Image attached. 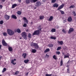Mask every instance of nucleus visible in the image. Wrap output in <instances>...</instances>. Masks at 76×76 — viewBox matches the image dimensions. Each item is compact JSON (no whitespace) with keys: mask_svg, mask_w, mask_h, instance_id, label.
<instances>
[{"mask_svg":"<svg viewBox=\"0 0 76 76\" xmlns=\"http://www.w3.org/2000/svg\"><path fill=\"white\" fill-rule=\"evenodd\" d=\"M7 32L8 34L10 35V36H12L14 35L15 34V32L14 31L10 29H7Z\"/></svg>","mask_w":76,"mask_h":76,"instance_id":"f257e3e1","label":"nucleus"},{"mask_svg":"<svg viewBox=\"0 0 76 76\" xmlns=\"http://www.w3.org/2000/svg\"><path fill=\"white\" fill-rule=\"evenodd\" d=\"M22 37L23 38L25 39H27V34L26 33L23 32L22 33Z\"/></svg>","mask_w":76,"mask_h":76,"instance_id":"f03ea898","label":"nucleus"},{"mask_svg":"<svg viewBox=\"0 0 76 76\" xmlns=\"http://www.w3.org/2000/svg\"><path fill=\"white\" fill-rule=\"evenodd\" d=\"M40 31L39 30H37L35 31L34 33L33 34V35H37L39 34Z\"/></svg>","mask_w":76,"mask_h":76,"instance_id":"7ed1b4c3","label":"nucleus"},{"mask_svg":"<svg viewBox=\"0 0 76 76\" xmlns=\"http://www.w3.org/2000/svg\"><path fill=\"white\" fill-rule=\"evenodd\" d=\"M2 44L3 45H4V46H5V47H6L8 45V44H7V43L6 42L4 39L2 40Z\"/></svg>","mask_w":76,"mask_h":76,"instance_id":"20e7f679","label":"nucleus"},{"mask_svg":"<svg viewBox=\"0 0 76 76\" xmlns=\"http://www.w3.org/2000/svg\"><path fill=\"white\" fill-rule=\"evenodd\" d=\"M41 5V2L39 1H37L36 3L35 6L37 7H39Z\"/></svg>","mask_w":76,"mask_h":76,"instance_id":"39448f33","label":"nucleus"},{"mask_svg":"<svg viewBox=\"0 0 76 76\" xmlns=\"http://www.w3.org/2000/svg\"><path fill=\"white\" fill-rule=\"evenodd\" d=\"M64 6V4H62L61 5H60V6H59V7H58L57 9L58 10H60L61 9H62V8H63V7Z\"/></svg>","mask_w":76,"mask_h":76,"instance_id":"423d86ee","label":"nucleus"},{"mask_svg":"<svg viewBox=\"0 0 76 76\" xmlns=\"http://www.w3.org/2000/svg\"><path fill=\"white\" fill-rule=\"evenodd\" d=\"M74 31V29L73 28H70L69 29V30L68 31L69 34H70L71 32H73Z\"/></svg>","mask_w":76,"mask_h":76,"instance_id":"0eeeda50","label":"nucleus"},{"mask_svg":"<svg viewBox=\"0 0 76 76\" xmlns=\"http://www.w3.org/2000/svg\"><path fill=\"white\" fill-rule=\"evenodd\" d=\"M34 47L35 49H38L39 48V46H38V44L35 43Z\"/></svg>","mask_w":76,"mask_h":76,"instance_id":"6e6552de","label":"nucleus"},{"mask_svg":"<svg viewBox=\"0 0 76 76\" xmlns=\"http://www.w3.org/2000/svg\"><path fill=\"white\" fill-rule=\"evenodd\" d=\"M5 18L6 19V20H9L10 18V16L6 15H5Z\"/></svg>","mask_w":76,"mask_h":76,"instance_id":"1a4fd4ad","label":"nucleus"},{"mask_svg":"<svg viewBox=\"0 0 76 76\" xmlns=\"http://www.w3.org/2000/svg\"><path fill=\"white\" fill-rule=\"evenodd\" d=\"M53 7H56L57 8L58 7V4L57 3H55L53 4Z\"/></svg>","mask_w":76,"mask_h":76,"instance_id":"9d476101","label":"nucleus"},{"mask_svg":"<svg viewBox=\"0 0 76 76\" xmlns=\"http://www.w3.org/2000/svg\"><path fill=\"white\" fill-rule=\"evenodd\" d=\"M11 17L13 19H17V17L14 15H12L11 16Z\"/></svg>","mask_w":76,"mask_h":76,"instance_id":"9b49d317","label":"nucleus"},{"mask_svg":"<svg viewBox=\"0 0 76 76\" xmlns=\"http://www.w3.org/2000/svg\"><path fill=\"white\" fill-rule=\"evenodd\" d=\"M67 20L69 22H71L72 21V18L71 17H69L68 18Z\"/></svg>","mask_w":76,"mask_h":76,"instance_id":"f8f14e48","label":"nucleus"},{"mask_svg":"<svg viewBox=\"0 0 76 76\" xmlns=\"http://www.w3.org/2000/svg\"><path fill=\"white\" fill-rule=\"evenodd\" d=\"M58 44H59V45H63V41H58Z\"/></svg>","mask_w":76,"mask_h":76,"instance_id":"ddd939ff","label":"nucleus"},{"mask_svg":"<svg viewBox=\"0 0 76 76\" xmlns=\"http://www.w3.org/2000/svg\"><path fill=\"white\" fill-rule=\"evenodd\" d=\"M38 1V0H30V2L31 3H35V2H37Z\"/></svg>","mask_w":76,"mask_h":76,"instance_id":"4468645a","label":"nucleus"},{"mask_svg":"<svg viewBox=\"0 0 76 76\" xmlns=\"http://www.w3.org/2000/svg\"><path fill=\"white\" fill-rule=\"evenodd\" d=\"M48 46L50 48H51L53 47V45L52 44H50L48 45Z\"/></svg>","mask_w":76,"mask_h":76,"instance_id":"2eb2a0df","label":"nucleus"},{"mask_svg":"<svg viewBox=\"0 0 76 76\" xmlns=\"http://www.w3.org/2000/svg\"><path fill=\"white\" fill-rule=\"evenodd\" d=\"M8 50L9 51H13V49L11 47H10L8 48Z\"/></svg>","mask_w":76,"mask_h":76,"instance_id":"dca6fc26","label":"nucleus"},{"mask_svg":"<svg viewBox=\"0 0 76 76\" xmlns=\"http://www.w3.org/2000/svg\"><path fill=\"white\" fill-rule=\"evenodd\" d=\"M44 16L43 15H40L39 16V19L40 20H42V19H44Z\"/></svg>","mask_w":76,"mask_h":76,"instance_id":"f3484780","label":"nucleus"},{"mask_svg":"<svg viewBox=\"0 0 76 76\" xmlns=\"http://www.w3.org/2000/svg\"><path fill=\"white\" fill-rule=\"evenodd\" d=\"M52 19H53V16H51L50 17V18L48 20L49 21H51Z\"/></svg>","mask_w":76,"mask_h":76,"instance_id":"a211bd4d","label":"nucleus"},{"mask_svg":"<svg viewBox=\"0 0 76 76\" xmlns=\"http://www.w3.org/2000/svg\"><path fill=\"white\" fill-rule=\"evenodd\" d=\"M17 32H18V33L19 34H20V33H21V32L20 29L19 28H18L17 30Z\"/></svg>","mask_w":76,"mask_h":76,"instance_id":"6ab92c4d","label":"nucleus"},{"mask_svg":"<svg viewBox=\"0 0 76 76\" xmlns=\"http://www.w3.org/2000/svg\"><path fill=\"white\" fill-rule=\"evenodd\" d=\"M26 56H27V54L26 53L23 54L22 56L24 58H26Z\"/></svg>","mask_w":76,"mask_h":76,"instance_id":"aec40b11","label":"nucleus"},{"mask_svg":"<svg viewBox=\"0 0 76 76\" xmlns=\"http://www.w3.org/2000/svg\"><path fill=\"white\" fill-rule=\"evenodd\" d=\"M16 6H17V4H14L12 5V9H13V8H15V7H16Z\"/></svg>","mask_w":76,"mask_h":76,"instance_id":"412c9836","label":"nucleus"},{"mask_svg":"<svg viewBox=\"0 0 76 76\" xmlns=\"http://www.w3.org/2000/svg\"><path fill=\"white\" fill-rule=\"evenodd\" d=\"M53 58L55 59V60H57V57L56 56V55H54L53 56Z\"/></svg>","mask_w":76,"mask_h":76,"instance_id":"4be33fe9","label":"nucleus"},{"mask_svg":"<svg viewBox=\"0 0 76 76\" xmlns=\"http://www.w3.org/2000/svg\"><path fill=\"white\" fill-rule=\"evenodd\" d=\"M40 31H41V30L42 29V28H41V26H39L37 28Z\"/></svg>","mask_w":76,"mask_h":76,"instance_id":"5701e85b","label":"nucleus"},{"mask_svg":"<svg viewBox=\"0 0 76 76\" xmlns=\"http://www.w3.org/2000/svg\"><path fill=\"white\" fill-rule=\"evenodd\" d=\"M48 51H50V49L48 48L46 49L44 51L45 53H47V52H48Z\"/></svg>","mask_w":76,"mask_h":76,"instance_id":"b1692460","label":"nucleus"},{"mask_svg":"<svg viewBox=\"0 0 76 76\" xmlns=\"http://www.w3.org/2000/svg\"><path fill=\"white\" fill-rule=\"evenodd\" d=\"M17 13L18 15H20L21 14H22V12L20 11H18L17 12Z\"/></svg>","mask_w":76,"mask_h":76,"instance_id":"393cba45","label":"nucleus"},{"mask_svg":"<svg viewBox=\"0 0 76 76\" xmlns=\"http://www.w3.org/2000/svg\"><path fill=\"white\" fill-rule=\"evenodd\" d=\"M51 31L52 32H56V29L55 28H53L51 30Z\"/></svg>","mask_w":76,"mask_h":76,"instance_id":"a878e982","label":"nucleus"},{"mask_svg":"<svg viewBox=\"0 0 76 76\" xmlns=\"http://www.w3.org/2000/svg\"><path fill=\"white\" fill-rule=\"evenodd\" d=\"M23 19L24 20H25L26 22H27V23H28V20L26 19V18L25 17L23 18Z\"/></svg>","mask_w":76,"mask_h":76,"instance_id":"bb28decb","label":"nucleus"},{"mask_svg":"<svg viewBox=\"0 0 76 76\" xmlns=\"http://www.w3.org/2000/svg\"><path fill=\"white\" fill-rule=\"evenodd\" d=\"M35 43H31V47H34V46H35Z\"/></svg>","mask_w":76,"mask_h":76,"instance_id":"cd10ccee","label":"nucleus"},{"mask_svg":"<svg viewBox=\"0 0 76 76\" xmlns=\"http://www.w3.org/2000/svg\"><path fill=\"white\" fill-rule=\"evenodd\" d=\"M36 51H37V50H36L33 49L32 50V53H35Z\"/></svg>","mask_w":76,"mask_h":76,"instance_id":"c85d7f7f","label":"nucleus"},{"mask_svg":"<svg viewBox=\"0 0 76 76\" xmlns=\"http://www.w3.org/2000/svg\"><path fill=\"white\" fill-rule=\"evenodd\" d=\"M14 61H13V60H12L11 61V63H12V64H13L14 65H15L16 64V62H15V63Z\"/></svg>","mask_w":76,"mask_h":76,"instance_id":"c756f323","label":"nucleus"},{"mask_svg":"<svg viewBox=\"0 0 76 76\" xmlns=\"http://www.w3.org/2000/svg\"><path fill=\"white\" fill-rule=\"evenodd\" d=\"M69 58V56L66 55H64V58Z\"/></svg>","mask_w":76,"mask_h":76,"instance_id":"7c9ffc66","label":"nucleus"},{"mask_svg":"<svg viewBox=\"0 0 76 76\" xmlns=\"http://www.w3.org/2000/svg\"><path fill=\"white\" fill-rule=\"evenodd\" d=\"M59 11H60L61 14L62 15H64V12L61 10H60Z\"/></svg>","mask_w":76,"mask_h":76,"instance_id":"2f4dec72","label":"nucleus"},{"mask_svg":"<svg viewBox=\"0 0 76 76\" xmlns=\"http://www.w3.org/2000/svg\"><path fill=\"white\" fill-rule=\"evenodd\" d=\"M6 69H7L6 68H4L2 71V73H4L5 71H6Z\"/></svg>","mask_w":76,"mask_h":76,"instance_id":"473e14b6","label":"nucleus"},{"mask_svg":"<svg viewBox=\"0 0 76 76\" xmlns=\"http://www.w3.org/2000/svg\"><path fill=\"white\" fill-rule=\"evenodd\" d=\"M31 34L30 33L28 35V37L29 38H31Z\"/></svg>","mask_w":76,"mask_h":76,"instance_id":"72a5a7b5","label":"nucleus"},{"mask_svg":"<svg viewBox=\"0 0 76 76\" xmlns=\"http://www.w3.org/2000/svg\"><path fill=\"white\" fill-rule=\"evenodd\" d=\"M50 39H56V37H53V36H51L50 37Z\"/></svg>","mask_w":76,"mask_h":76,"instance_id":"f704fd0d","label":"nucleus"},{"mask_svg":"<svg viewBox=\"0 0 76 76\" xmlns=\"http://www.w3.org/2000/svg\"><path fill=\"white\" fill-rule=\"evenodd\" d=\"M24 61L25 63H27L28 62H29V60L27 59V60H25Z\"/></svg>","mask_w":76,"mask_h":76,"instance_id":"c9c22d12","label":"nucleus"},{"mask_svg":"<svg viewBox=\"0 0 76 76\" xmlns=\"http://www.w3.org/2000/svg\"><path fill=\"white\" fill-rule=\"evenodd\" d=\"M74 7H75V5H71L69 7V9H71L72 8H74Z\"/></svg>","mask_w":76,"mask_h":76,"instance_id":"e433bc0d","label":"nucleus"},{"mask_svg":"<svg viewBox=\"0 0 76 76\" xmlns=\"http://www.w3.org/2000/svg\"><path fill=\"white\" fill-rule=\"evenodd\" d=\"M56 54H57V55H60V51H57L56 52Z\"/></svg>","mask_w":76,"mask_h":76,"instance_id":"4c0bfd02","label":"nucleus"},{"mask_svg":"<svg viewBox=\"0 0 76 76\" xmlns=\"http://www.w3.org/2000/svg\"><path fill=\"white\" fill-rule=\"evenodd\" d=\"M63 60H61V62H60V64H61V66L63 65Z\"/></svg>","mask_w":76,"mask_h":76,"instance_id":"58836bf2","label":"nucleus"},{"mask_svg":"<svg viewBox=\"0 0 76 76\" xmlns=\"http://www.w3.org/2000/svg\"><path fill=\"white\" fill-rule=\"evenodd\" d=\"M72 13L75 16H76V12H75L74 11H73Z\"/></svg>","mask_w":76,"mask_h":76,"instance_id":"ea45409f","label":"nucleus"},{"mask_svg":"<svg viewBox=\"0 0 76 76\" xmlns=\"http://www.w3.org/2000/svg\"><path fill=\"white\" fill-rule=\"evenodd\" d=\"M52 76V74H45V76Z\"/></svg>","mask_w":76,"mask_h":76,"instance_id":"a19ab883","label":"nucleus"},{"mask_svg":"<svg viewBox=\"0 0 76 76\" xmlns=\"http://www.w3.org/2000/svg\"><path fill=\"white\" fill-rule=\"evenodd\" d=\"M61 48V47H58L57 49V51H58V50H60Z\"/></svg>","mask_w":76,"mask_h":76,"instance_id":"79ce46f5","label":"nucleus"},{"mask_svg":"<svg viewBox=\"0 0 76 76\" xmlns=\"http://www.w3.org/2000/svg\"><path fill=\"white\" fill-rule=\"evenodd\" d=\"M3 35L4 36H7V33L6 32L4 33L3 34Z\"/></svg>","mask_w":76,"mask_h":76,"instance_id":"37998d69","label":"nucleus"},{"mask_svg":"<svg viewBox=\"0 0 76 76\" xmlns=\"http://www.w3.org/2000/svg\"><path fill=\"white\" fill-rule=\"evenodd\" d=\"M55 1H56V0H51V3H55Z\"/></svg>","mask_w":76,"mask_h":76,"instance_id":"c03bdc74","label":"nucleus"},{"mask_svg":"<svg viewBox=\"0 0 76 76\" xmlns=\"http://www.w3.org/2000/svg\"><path fill=\"white\" fill-rule=\"evenodd\" d=\"M18 73H19V71H17L15 72V75H18Z\"/></svg>","mask_w":76,"mask_h":76,"instance_id":"a18cd8bd","label":"nucleus"},{"mask_svg":"<svg viewBox=\"0 0 76 76\" xmlns=\"http://www.w3.org/2000/svg\"><path fill=\"white\" fill-rule=\"evenodd\" d=\"M67 72L68 73H70V70L69 69V68L67 69Z\"/></svg>","mask_w":76,"mask_h":76,"instance_id":"49530a36","label":"nucleus"},{"mask_svg":"<svg viewBox=\"0 0 76 76\" xmlns=\"http://www.w3.org/2000/svg\"><path fill=\"white\" fill-rule=\"evenodd\" d=\"M62 31L65 34H66V31H65V30L64 29H63L62 30Z\"/></svg>","mask_w":76,"mask_h":76,"instance_id":"de8ad7c7","label":"nucleus"},{"mask_svg":"<svg viewBox=\"0 0 76 76\" xmlns=\"http://www.w3.org/2000/svg\"><path fill=\"white\" fill-rule=\"evenodd\" d=\"M3 23V21L2 20L0 21V25H2Z\"/></svg>","mask_w":76,"mask_h":76,"instance_id":"09e8293b","label":"nucleus"},{"mask_svg":"<svg viewBox=\"0 0 76 76\" xmlns=\"http://www.w3.org/2000/svg\"><path fill=\"white\" fill-rule=\"evenodd\" d=\"M45 57H46V58H48V57H49V55H47V54H46L45 56Z\"/></svg>","mask_w":76,"mask_h":76,"instance_id":"8fccbe9b","label":"nucleus"},{"mask_svg":"<svg viewBox=\"0 0 76 76\" xmlns=\"http://www.w3.org/2000/svg\"><path fill=\"white\" fill-rule=\"evenodd\" d=\"M67 22L66 21V19H65V20H64L63 22L64 23H65V22Z\"/></svg>","mask_w":76,"mask_h":76,"instance_id":"3c124183","label":"nucleus"},{"mask_svg":"<svg viewBox=\"0 0 76 76\" xmlns=\"http://www.w3.org/2000/svg\"><path fill=\"white\" fill-rule=\"evenodd\" d=\"M26 24H24L23 25V27H26Z\"/></svg>","mask_w":76,"mask_h":76,"instance_id":"603ef678","label":"nucleus"},{"mask_svg":"<svg viewBox=\"0 0 76 76\" xmlns=\"http://www.w3.org/2000/svg\"><path fill=\"white\" fill-rule=\"evenodd\" d=\"M2 7H3V6L2 5H0V8L2 9Z\"/></svg>","mask_w":76,"mask_h":76,"instance_id":"864d4df0","label":"nucleus"},{"mask_svg":"<svg viewBox=\"0 0 76 76\" xmlns=\"http://www.w3.org/2000/svg\"><path fill=\"white\" fill-rule=\"evenodd\" d=\"M29 74V72H27V73L26 74V76H28Z\"/></svg>","mask_w":76,"mask_h":76,"instance_id":"5fc2aeb1","label":"nucleus"},{"mask_svg":"<svg viewBox=\"0 0 76 76\" xmlns=\"http://www.w3.org/2000/svg\"><path fill=\"white\" fill-rule=\"evenodd\" d=\"M6 0H1V1H3V2H4Z\"/></svg>","mask_w":76,"mask_h":76,"instance_id":"6e6d98bb","label":"nucleus"},{"mask_svg":"<svg viewBox=\"0 0 76 76\" xmlns=\"http://www.w3.org/2000/svg\"><path fill=\"white\" fill-rule=\"evenodd\" d=\"M2 46V45H0V49H1V48Z\"/></svg>","mask_w":76,"mask_h":76,"instance_id":"4d7b16f0","label":"nucleus"},{"mask_svg":"<svg viewBox=\"0 0 76 76\" xmlns=\"http://www.w3.org/2000/svg\"><path fill=\"white\" fill-rule=\"evenodd\" d=\"M43 2H45L46 0H43Z\"/></svg>","mask_w":76,"mask_h":76,"instance_id":"13d9d810","label":"nucleus"},{"mask_svg":"<svg viewBox=\"0 0 76 76\" xmlns=\"http://www.w3.org/2000/svg\"><path fill=\"white\" fill-rule=\"evenodd\" d=\"M2 58V56H0V60H1V59Z\"/></svg>","mask_w":76,"mask_h":76,"instance_id":"bf43d9fd","label":"nucleus"},{"mask_svg":"<svg viewBox=\"0 0 76 76\" xmlns=\"http://www.w3.org/2000/svg\"><path fill=\"white\" fill-rule=\"evenodd\" d=\"M18 1L19 2H21V0H18Z\"/></svg>","mask_w":76,"mask_h":76,"instance_id":"052dcab7","label":"nucleus"},{"mask_svg":"<svg viewBox=\"0 0 76 76\" xmlns=\"http://www.w3.org/2000/svg\"><path fill=\"white\" fill-rule=\"evenodd\" d=\"M13 61H16V59H14V60H13Z\"/></svg>","mask_w":76,"mask_h":76,"instance_id":"680f3d73","label":"nucleus"},{"mask_svg":"<svg viewBox=\"0 0 76 76\" xmlns=\"http://www.w3.org/2000/svg\"><path fill=\"white\" fill-rule=\"evenodd\" d=\"M69 61H70V60H69L67 62V63H69Z\"/></svg>","mask_w":76,"mask_h":76,"instance_id":"e2e57ef3","label":"nucleus"},{"mask_svg":"<svg viewBox=\"0 0 76 76\" xmlns=\"http://www.w3.org/2000/svg\"><path fill=\"white\" fill-rule=\"evenodd\" d=\"M20 39H22V37H20Z\"/></svg>","mask_w":76,"mask_h":76,"instance_id":"0e129e2a","label":"nucleus"},{"mask_svg":"<svg viewBox=\"0 0 76 76\" xmlns=\"http://www.w3.org/2000/svg\"><path fill=\"white\" fill-rule=\"evenodd\" d=\"M62 54H63V55H64V53H62Z\"/></svg>","mask_w":76,"mask_h":76,"instance_id":"69168bd1","label":"nucleus"},{"mask_svg":"<svg viewBox=\"0 0 76 76\" xmlns=\"http://www.w3.org/2000/svg\"><path fill=\"white\" fill-rule=\"evenodd\" d=\"M37 9V7H35V8H34V9Z\"/></svg>","mask_w":76,"mask_h":76,"instance_id":"338daca9","label":"nucleus"},{"mask_svg":"<svg viewBox=\"0 0 76 76\" xmlns=\"http://www.w3.org/2000/svg\"><path fill=\"white\" fill-rule=\"evenodd\" d=\"M59 28L58 26V28Z\"/></svg>","mask_w":76,"mask_h":76,"instance_id":"774afa93","label":"nucleus"}]
</instances>
